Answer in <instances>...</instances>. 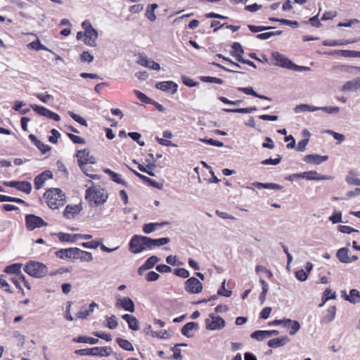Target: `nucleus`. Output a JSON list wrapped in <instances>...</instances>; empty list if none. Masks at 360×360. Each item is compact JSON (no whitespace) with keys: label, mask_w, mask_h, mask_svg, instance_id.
Masks as SVG:
<instances>
[{"label":"nucleus","mask_w":360,"mask_h":360,"mask_svg":"<svg viewBox=\"0 0 360 360\" xmlns=\"http://www.w3.org/2000/svg\"><path fill=\"white\" fill-rule=\"evenodd\" d=\"M44 197L47 200L48 206L53 210L63 206L65 201V193L62 190L56 188L48 189L44 193Z\"/></svg>","instance_id":"f257e3e1"},{"label":"nucleus","mask_w":360,"mask_h":360,"mask_svg":"<svg viewBox=\"0 0 360 360\" xmlns=\"http://www.w3.org/2000/svg\"><path fill=\"white\" fill-rule=\"evenodd\" d=\"M86 199L91 206H98L103 204L108 198L104 190L101 188H89L86 191Z\"/></svg>","instance_id":"f03ea898"},{"label":"nucleus","mask_w":360,"mask_h":360,"mask_svg":"<svg viewBox=\"0 0 360 360\" xmlns=\"http://www.w3.org/2000/svg\"><path fill=\"white\" fill-rule=\"evenodd\" d=\"M150 238L135 235L129 243V250L131 252L137 254L146 250H151Z\"/></svg>","instance_id":"7ed1b4c3"},{"label":"nucleus","mask_w":360,"mask_h":360,"mask_svg":"<svg viewBox=\"0 0 360 360\" xmlns=\"http://www.w3.org/2000/svg\"><path fill=\"white\" fill-rule=\"evenodd\" d=\"M24 271L30 276L34 278H42L48 274V268L43 263L30 261L25 266Z\"/></svg>","instance_id":"20e7f679"},{"label":"nucleus","mask_w":360,"mask_h":360,"mask_svg":"<svg viewBox=\"0 0 360 360\" xmlns=\"http://www.w3.org/2000/svg\"><path fill=\"white\" fill-rule=\"evenodd\" d=\"M75 353L81 356H108L112 353L110 347H95L89 349H77Z\"/></svg>","instance_id":"39448f33"},{"label":"nucleus","mask_w":360,"mask_h":360,"mask_svg":"<svg viewBox=\"0 0 360 360\" xmlns=\"http://www.w3.org/2000/svg\"><path fill=\"white\" fill-rule=\"evenodd\" d=\"M206 328L210 330H219L226 326V322L221 316L210 314L205 319Z\"/></svg>","instance_id":"423d86ee"},{"label":"nucleus","mask_w":360,"mask_h":360,"mask_svg":"<svg viewBox=\"0 0 360 360\" xmlns=\"http://www.w3.org/2000/svg\"><path fill=\"white\" fill-rule=\"evenodd\" d=\"M76 157L81 169H85L84 167L85 165H94L96 162L95 158L90 155V151L88 149L78 150Z\"/></svg>","instance_id":"0eeeda50"},{"label":"nucleus","mask_w":360,"mask_h":360,"mask_svg":"<svg viewBox=\"0 0 360 360\" xmlns=\"http://www.w3.org/2000/svg\"><path fill=\"white\" fill-rule=\"evenodd\" d=\"M25 223L26 227L29 231H33L37 228L48 226L47 223L41 217L32 214L25 216Z\"/></svg>","instance_id":"6e6552de"},{"label":"nucleus","mask_w":360,"mask_h":360,"mask_svg":"<svg viewBox=\"0 0 360 360\" xmlns=\"http://www.w3.org/2000/svg\"><path fill=\"white\" fill-rule=\"evenodd\" d=\"M4 185L8 187H12L18 189L20 191L24 192L27 194L30 193L32 191V184L25 181H12L4 182Z\"/></svg>","instance_id":"1a4fd4ad"},{"label":"nucleus","mask_w":360,"mask_h":360,"mask_svg":"<svg viewBox=\"0 0 360 360\" xmlns=\"http://www.w3.org/2000/svg\"><path fill=\"white\" fill-rule=\"evenodd\" d=\"M202 289L200 281L195 277H191L185 282V290L190 293H199Z\"/></svg>","instance_id":"9d476101"},{"label":"nucleus","mask_w":360,"mask_h":360,"mask_svg":"<svg viewBox=\"0 0 360 360\" xmlns=\"http://www.w3.org/2000/svg\"><path fill=\"white\" fill-rule=\"evenodd\" d=\"M271 56L274 60V65L287 69L290 68L292 62L288 58H287L284 55L277 51H274L272 52Z\"/></svg>","instance_id":"9b49d317"},{"label":"nucleus","mask_w":360,"mask_h":360,"mask_svg":"<svg viewBox=\"0 0 360 360\" xmlns=\"http://www.w3.org/2000/svg\"><path fill=\"white\" fill-rule=\"evenodd\" d=\"M78 252L79 251L77 248H71L67 249H60L56 252V255L61 259H77Z\"/></svg>","instance_id":"f8f14e48"},{"label":"nucleus","mask_w":360,"mask_h":360,"mask_svg":"<svg viewBox=\"0 0 360 360\" xmlns=\"http://www.w3.org/2000/svg\"><path fill=\"white\" fill-rule=\"evenodd\" d=\"M138 63L150 70H160V65L158 63L155 62L154 60L148 58L146 55L143 54H140L139 56Z\"/></svg>","instance_id":"ddd939ff"},{"label":"nucleus","mask_w":360,"mask_h":360,"mask_svg":"<svg viewBox=\"0 0 360 360\" xmlns=\"http://www.w3.org/2000/svg\"><path fill=\"white\" fill-rule=\"evenodd\" d=\"M117 307H122L129 312L135 311V306L133 300L130 297H118L116 302Z\"/></svg>","instance_id":"4468645a"},{"label":"nucleus","mask_w":360,"mask_h":360,"mask_svg":"<svg viewBox=\"0 0 360 360\" xmlns=\"http://www.w3.org/2000/svg\"><path fill=\"white\" fill-rule=\"evenodd\" d=\"M53 177L52 172L50 170H46L37 175L34 180L35 189L38 190L44 186L47 179Z\"/></svg>","instance_id":"2eb2a0df"},{"label":"nucleus","mask_w":360,"mask_h":360,"mask_svg":"<svg viewBox=\"0 0 360 360\" xmlns=\"http://www.w3.org/2000/svg\"><path fill=\"white\" fill-rule=\"evenodd\" d=\"M157 89L163 91H168L172 94H174L177 91V84L172 81L161 82L155 84Z\"/></svg>","instance_id":"dca6fc26"},{"label":"nucleus","mask_w":360,"mask_h":360,"mask_svg":"<svg viewBox=\"0 0 360 360\" xmlns=\"http://www.w3.org/2000/svg\"><path fill=\"white\" fill-rule=\"evenodd\" d=\"M328 159V155H319L318 154L307 155L303 158V160L307 163L320 165L323 162Z\"/></svg>","instance_id":"f3484780"},{"label":"nucleus","mask_w":360,"mask_h":360,"mask_svg":"<svg viewBox=\"0 0 360 360\" xmlns=\"http://www.w3.org/2000/svg\"><path fill=\"white\" fill-rule=\"evenodd\" d=\"M360 89V78H356L347 82L342 87V91H356Z\"/></svg>","instance_id":"a211bd4d"},{"label":"nucleus","mask_w":360,"mask_h":360,"mask_svg":"<svg viewBox=\"0 0 360 360\" xmlns=\"http://www.w3.org/2000/svg\"><path fill=\"white\" fill-rule=\"evenodd\" d=\"M86 44L90 46H96V40L98 38V32L95 29L90 30V31L84 32Z\"/></svg>","instance_id":"6ab92c4d"},{"label":"nucleus","mask_w":360,"mask_h":360,"mask_svg":"<svg viewBox=\"0 0 360 360\" xmlns=\"http://www.w3.org/2000/svg\"><path fill=\"white\" fill-rule=\"evenodd\" d=\"M128 323L129 328L132 330H138L139 329V322L138 319L132 315L126 314L122 317Z\"/></svg>","instance_id":"aec40b11"},{"label":"nucleus","mask_w":360,"mask_h":360,"mask_svg":"<svg viewBox=\"0 0 360 360\" xmlns=\"http://www.w3.org/2000/svg\"><path fill=\"white\" fill-rule=\"evenodd\" d=\"M131 171L139 178L141 179L144 183H146L148 184L149 186H152V187H154V188H158V189H162V187H163V184H160V183H158L156 182L155 181L148 178V176H144L137 172H136L135 170H132Z\"/></svg>","instance_id":"412c9836"},{"label":"nucleus","mask_w":360,"mask_h":360,"mask_svg":"<svg viewBox=\"0 0 360 360\" xmlns=\"http://www.w3.org/2000/svg\"><path fill=\"white\" fill-rule=\"evenodd\" d=\"M199 326L197 323L189 322L183 326L181 328V333L188 338H191L193 336L191 331L197 330Z\"/></svg>","instance_id":"4be33fe9"},{"label":"nucleus","mask_w":360,"mask_h":360,"mask_svg":"<svg viewBox=\"0 0 360 360\" xmlns=\"http://www.w3.org/2000/svg\"><path fill=\"white\" fill-rule=\"evenodd\" d=\"M289 341L290 339L287 336H283L269 340L267 345L269 347L276 348L285 345Z\"/></svg>","instance_id":"5701e85b"},{"label":"nucleus","mask_w":360,"mask_h":360,"mask_svg":"<svg viewBox=\"0 0 360 360\" xmlns=\"http://www.w3.org/2000/svg\"><path fill=\"white\" fill-rule=\"evenodd\" d=\"M302 179L307 180H326L330 179V177L328 176H319L316 171H309L303 172Z\"/></svg>","instance_id":"b1692460"},{"label":"nucleus","mask_w":360,"mask_h":360,"mask_svg":"<svg viewBox=\"0 0 360 360\" xmlns=\"http://www.w3.org/2000/svg\"><path fill=\"white\" fill-rule=\"evenodd\" d=\"M349 249L347 248H342L339 249L336 253V256L340 262L347 264L350 263L351 260L348 256Z\"/></svg>","instance_id":"393cba45"},{"label":"nucleus","mask_w":360,"mask_h":360,"mask_svg":"<svg viewBox=\"0 0 360 360\" xmlns=\"http://www.w3.org/2000/svg\"><path fill=\"white\" fill-rule=\"evenodd\" d=\"M169 223L167 221H164L161 223H148L145 224L143 226V231L146 234H149L153 231H155L158 226H164L166 224H168Z\"/></svg>","instance_id":"a878e982"},{"label":"nucleus","mask_w":360,"mask_h":360,"mask_svg":"<svg viewBox=\"0 0 360 360\" xmlns=\"http://www.w3.org/2000/svg\"><path fill=\"white\" fill-rule=\"evenodd\" d=\"M336 307L335 306L330 307L326 311V314L322 318L321 323H328L331 322L335 317Z\"/></svg>","instance_id":"bb28decb"},{"label":"nucleus","mask_w":360,"mask_h":360,"mask_svg":"<svg viewBox=\"0 0 360 360\" xmlns=\"http://www.w3.org/2000/svg\"><path fill=\"white\" fill-rule=\"evenodd\" d=\"M344 297L345 300L353 304L360 302V292L356 289H352L349 292V295H345Z\"/></svg>","instance_id":"cd10ccee"},{"label":"nucleus","mask_w":360,"mask_h":360,"mask_svg":"<svg viewBox=\"0 0 360 360\" xmlns=\"http://www.w3.org/2000/svg\"><path fill=\"white\" fill-rule=\"evenodd\" d=\"M316 110H319V107L313 106L308 104H300L297 105L295 107L294 111L295 113H299L300 112H314Z\"/></svg>","instance_id":"c85d7f7f"},{"label":"nucleus","mask_w":360,"mask_h":360,"mask_svg":"<svg viewBox=\"0 0 360 360\" xmlns=\"http://www.w3.org/2000/svg\"><path fill=\"white\" fill-rule=\"evenodd\" d=\"M238 91H241L247 95H252L255 97H257V98H259L261 99H265V100H269V101H271V98H269V97L267 96H263V95H259L258 94H257L254 89H252V87H238Z\"/></svg>","instance_id":"c756f323"},{"label":"nucleus","mask_w":360,"mask_h":360,"mask_svg":"<svg viewBox=\"0 0 360 360\" xmlns=\"http://www.w3.org/2000/svg\"><path fill=\"white\" fill-rule=\"evenodd\" d=\"M231 55L236 57V60L239 61V59L243 58L242 54L244 51L242 46L238 42H234L232 45Z\"/></svg>","instance_id":"7c9ffc66"},{"label":"nucleus","mask_w":360,"mask_h":360,"mask_svg":"<svg viewBox=\"0 0 360 360\" xmlns=\"http://www.w3.org/2000/svg\"><path fill=\"white\" fill-rule=\"evenodd\" d=\"M79 209L77 205H68L65 207L63 215L65 217L68 219H71L75 217V216L78 214Z\"/></svg>","instance_id":"2f4dec72"},{"label":"nucleus","mask_w":360,"mask_h":360,"mask_svg":"<svg viewBox=\"0 0 360 360\" xmlns=\"http://www.w3.org/2000/svg\"><path fill=\"white\" fill-rule=\"evenodd\" d=\"M31 108L39 115L47 118H50L52 111L49 110V109L37 105H32Z\"/></svg>","instance_id":"473e14b6"},{"label":"nucleus","mask_w":360,"mask_h":360,"mask_svg":"<svg viewBox=\"0 0 360 360\" xmlns=\"http://www.w3.org/2000/svg\"><path fill=\"white\" fill-rule=\"evenodd\" d=\"M22 264L20 263L12 264L9 266H7L4 270V271L9 274H18L21 272V268Z\"/></svg>","instance_id":"72a5a7b5"},{"label":"nucleus","mask_w":360,"mask_h":360,"mask_svg":"<svg viewBox=\"0 0 360 360\" xmlns=\"http://www.w3.org/2000/svg\"><path fill=\"white\" fill-rule=\"evenodd\" d=\"M57 236L61 242L75 243L77 240V234L58 233Z\"/></svg>","instance_id":"f704fd0d"},{"label":"nucleus","mask_w":360,"mask_h":360,"mask_svg":"<svg viewBox=\"0 0 360 360\" xmlns=\"http://www.w3.org/2000/svg\"><path fill=\"white\" fill-rule=\"evenodd\" d=\"M150 242L151 250L155 247H160L166 245L169 243L170 239L169 238H161L158 239H153L150 238Z\"/></svg>","instance_id":"c9c22d12"},{"label":"nucleus","mask_w":360,"mask_h":360,"mask_svg":"<svg viewBox=\"0 0 360 360\" xmlns=\"http://www.w3.org/2000/svg\"><path fill=\"white\" fill-rule=\"evenodd\" d=\"M116 342H117L119 346L124 350H127V351H134V348L132 344L125 339H122L121 338H117L116 339Z\"/></svg>","instance_id":"e433bc0d"},{"label":"nucleus","mask_w":360,"mask_h":360,"mask_svg":"<svg viewBox=\"0 0 360 360\" xmlns=\"http://www.w3.org/2000/svg\"><path fill=\"white\" fill-rule=\"evenodd\" d=\"M224 110L226 112H235V113H251L254 111L257 110L256 107H250V108H236V109H224Z\"/></svg>","instance_id":"4c0bfd02"},{"label":"nucleus","mask_w":360,"mask_h":360,"mask_svg":"<svg viewBox=\"0 0 360 360\" xmlns=\"http://www.w3.org/2000/svg\"><path fill=\"white\" fill-rule=\"evenodd\" d=\"M158 7L157 4H150L146 10V16L150 21H155L156 20V15H155L154 11Z\"/></svg>","instance_id":"58836bf2"},{"label":"nucleus","mask_w":360,"mask_h":360,"mask_svg":"<svg viewBox=\"0 0 360 360\" xmlns=\"http://www.w3.org/2000/svg\"><path fill=\"white\" fill-rule=\"evenodd\" d=\"M78 256L77 257V259H79L83 262H91L93 260V255L91 252L83 251L78 248Z\"/></svg>","instance_id":"ea45409f"},{"label":"nucleus","mask_w":360,"mask_h":360,"mask_svg":"<svg viewBox=\"0 0 360 360\" xmlns=\"http://www.w3.org/2000/svg\"><path fill=\"white\" fill-rule=\"evenodd\" d=\"M73 340L77 342L89 343L90 345H96L98 342V340L97 338L84 336H79Z\"/></svg>","instance_id":"a19ab883"},{"label":"nucleus","mask_w":360,"mask_h":360,"mask_svg":"<svg viewBox=\"0 0 360 360\" xmlns=\"http://www.w3.org/2000/svg\"><path fill=\"white\" fill-rule=\"evenodd\" d=\"M287 322L289 323V327L290 328L289 331V334L290 335H295L299 330L300 329V324L297 321L292 320V321H288Z\"/></svg>","instance_id":"79ce46f5"},{"label":"nucleus","mask_w":360,"mask_h":360,"mask_svg":"<svg viewBox=\"0 0 360 360\" xmlns=\"http://www.w3.org/2000/svg\"><path fill=\"white\" fill-rule=\"evenodd\" d=\"M336 298V293L335 292L332 291L330 288H326L325 291L323 292V296H322V300L323 301V303H326L328 300L330 299H335Z\"/></svg>","instance_id":"37998d69"},{"label":"nucleus","mask_w":360,"mask_h":360,"mask_svg":"<svg viewBox=\"0 0 360 360\" xmlns=\"http://www.w3.org/2000/svg\"><path fill=\"white\" fill-rule=\"evenodd\" d=\"M27 46H28V47H30L32 49H34L36 51L46 50V51H51L44 45L41 44V43L40 42V41L39 39L30 43Z\"/></svg>","instance_id":"c03bdc74"},{"label":"nucleus","mask_w":360,"mask_h":360,"mask_svg":"<svg viewBox=\"0 0 360 360\" xmlns=\"http://www.w3.org/2000/svg\"><path fill=\"white\" fill-rule=\"evenodd\" d=\"M251 338L258 341L268 338L266 330H256L251 334Z\"/></svg>","instance_id":"a18cd8bd"},{"label":"nucleus","mask_w":360,"mask_h":360,"mask_svg":"<svg viewBox=\"0 0 360 360\" xmlns=\"http://www.w3.org/2000/svg\"><path fill=\"white\" fill-rule=\"evenodd\" d=\"M281 31L277 32H264L261 33L257 35V38L259 39L264 40L269 39L270 37L275 36V35H279L281 34Z\"/></svg>","instance_id":"49530a36"},{"label":"nucleus","mask_w":360,"mask_h":360,"mask_svg":"<svg viewBox=\"0 0 360 360\" xmlns=\"http://www.w3.org/2000/svg\"><path fill=\"white\" fill-rule=\"evenodd\" d=\"M319 110H323L328 114H337L340 112V108L338 106H324L319 107Z\"/></svg>","instance_id":"de8ad7c7"},{"label":"nucleus","mask_w":360,"mask_h":360,"mask_svg":"<svg viewBox=\"0 0 360 360\" xmlns=\"http://www.w3.org/2000/svg\"><path fill=\"white\" fill-rule=\"evenodd\" d=\"M107 321H108L107 326L110 329H115L118 326V321H117V317L115 315H112L111 316L108 317Z\"/></svg>","instance_id":"09e8293b"},{"label":"nucleus","mask_w":360,"mask_h":360,"mask_svg":"<svg viewBox=\"0 0 360 360\" xmlns=\"http://www.w3.org/2000/svg\"><path fill=\"white\" fill-rule=\"evenodd\" d=\"M68 114L75 121H76L77 122L79 123L83 126L87 127V122L83 117L74 113L72 111H69Z\"/></svg>","instance_id":"8fccbe9b"},{"label":"nucleus","mask_w":360,"mask_h":360,"mask_svg":"<svg viewBox=\"0 0 360 360\" xmlns=\"http://www.w3.org/2000/svg\"><path fill=\"white\" fill-rule=\"evenodd\" d=\"M134 94L136 95V96L143 103H152V99H150V98H148L146 95H145L143 93L138 91V90H134Z\"/></svg>","instance_id":"3c124183"},{"label":"nucleus","mask_w":360,"mask_h":360,"mask_svg":"<svg viewBox=\"0 0 360 360\" xmlns=\"http://www.w3.org/2000/svg\"><path fill=\"white\" fill-rule=\"evenodd\" d=\"M160 261V259L156 256L150 257L144 263L148 269L153 268L155 264Z\"/></svg>","instance_id":"603ef678"},{"label":"nucleus","mask_w":360,"mask_h":360,"mask_svg":"<svg viewBox=\"0 0 360 360\" xmlns=\"http://www.w3.org/2000/svg\"><path fill=\"white\" fill-rule=\"evenodd\" d=\"M326 133L333 136V137L338 141V143H342L345 139V136L343 134L335 132L333 130H327Z\"/></svg>","instance_id":"864d4df0"},{"label":"nucleus","mask_w":360,"mask_h":360,"mask_svg":"<svg viewBox=\"0 0 360 360\" xmlns=\"http://www.w3.org/2000/svg\"><path fill=\"white\" fill-rule=\"evenodd\" d=\"M34 145L38 148L39 150L41 151L42 153H46V152L51 150V147L44 143L40 140H38Z\"/></svg>","instance_id":"5fc2aeb1"},{"label":"nucleus","mask_w":360,"mask_h":360,"mask_svg":"<svg viewBox=\"0 0 360 360\" xmlns=\"http://www.w3.org/2000/svg\"><path fill=\"white\" fill-rule=\"evenodd\" d=\"M151 335L153 338H158L160 339H166L168 338L170 335L167 330H161V331H151Z\"/></svg>","instance_id":"6e6d98bb"},{"label":"nucleus","mask_w":360,"mask_h":360,"mask_svg":"<svg viewBox=\"0 0 360 360\" xmlns=\"http://www.w3.org/2000/svg\"><path fill=\"white\" fill-rule=\"evenodd\" d=\"M281 160V158L280 155H278L276 158H275V159L269 158V159L264 160L261 162V164L264 165H276L280 163Z\"/></svg>","instance_id":"4d7b16f0"},{"label":"nucleus","mask_w":360,"mask_h":360,"mask_svg":"<svg viewBox=\"0 0 360 360\" xmlns=\"http://www.w3.org/2000/svg\"><path fill=\"white\" fill-rule=\"evenodd\" d=\"M329 220L333 224H338L342 221V213L340 212H333L329 217Z\"/></svg>","instance_id":"13d9d810"},{"label":"nucleus","mask_w":360,"mask_h":360,"mask_svg":"<svg viewBox=\"0 0 360 360\" xmlns=\"http://www.w3.org/2000/svg\"><path fill=\"white\" fill-rule=\"evenodd\" d=\"M346 181L350 185L360 186V179L355 177L352 174L346 177Z\"/></svg>","instance_id":"bf43d9fd"},{"label":"nucleus","mask_w":360,"mask_h":360,"mask_svg":"<svg viewBox=\"0 0 360 360\" xmlns=\"http://www.w3.org/2000/svg\"><path fill=\"white\" fill-rule=\"evenodd\" d=\"M174 274L181 278H186L189 276V272L188 270L184 268L176 269L174 271Z\"/></svg>","instance_id":"052dcab7"},{"label":"nucleus","mask_w":360,"mask_h":360,"mask_svg":"<svg viewBox=\"0 0 360 360\" xmlns=\"http://www.w3.org/2000/svg\"><path fill=\"white\" fill-rule=\"evenodd\" d=\"M51 133L52 134V136L49 137V141L52 143H57L58 140L60 136V134L59 131L55 129H53L51 131Z\"/></svg>","instance_id":"680f3d73"},{"label":"nucleus","mask_w":360,"mask_h":360,"mask_svg":"<svg viewBox=\"0 0 360 360\" xmlns=\"http://www.w3.org/2000/svg\"><path fill=\"white\" fill-rule=\"evenodd\" d=\"M81 60L82 62L91 63L94 57L89 51H84L80 56Z\"/></svg>","instance_id":"e2e57ef3"},{"label":"nucleus","mask_w":360,"mask_h":360,"mask_svg":"<svg viewBox=\"0 0 360 360\" xmlns=\"http://www.w3.org/2000/svg\"><path fill=\"white\" fill-rule=\"evenodd\" d=\"M338 231L344 233H351L352 232H359L358 230L345 225L338 226Z\"/></svg>","instance_id":"0e129e2a"},{"label":"nucleus","mask_w":360,"mask_h":360,"mask_svg":"<svg viewBox=\"0 0 360 360\" xmlns=\"http://www.w3.org/2000/svg\"><path fill=\"white\" fill-rule=\"evenodd\" d=\"M67 135L70 139V140L73 141L75 143L84 144L86 143V141L80 136H76L70 133H68Z\"/></svg>","instance_id":"69168bd1"},{"label":"nucleus","mask_w":360,"mask_h":360,"mask_svg":"<svg viewBox=\"0 0 360 360\" xmlns=\"http://www.w3.org/2000/svg\"><path fill=\"white\" fill-rule=\"evenodd\" d=\"M295 276L299 281H305L308 278V274L304 269H300L295 272Z\"/></svg>","instance_id":"338daca9"},{"label":"nucleus","mask_w":360,"mask_h":360,"mask_svg":"<svg viewBox=\"0 0 360 360\" xmlns=\"http://www.w3.org/2000/svg\"><path fill=\"white\" fill-rule=\"evenodd\" d=\"M159 277H160V275L153 271H149L146 275V279L149 282L155 281L159 278Z\"/></svg>","instance_id":"774afa93"}]
</instances>
